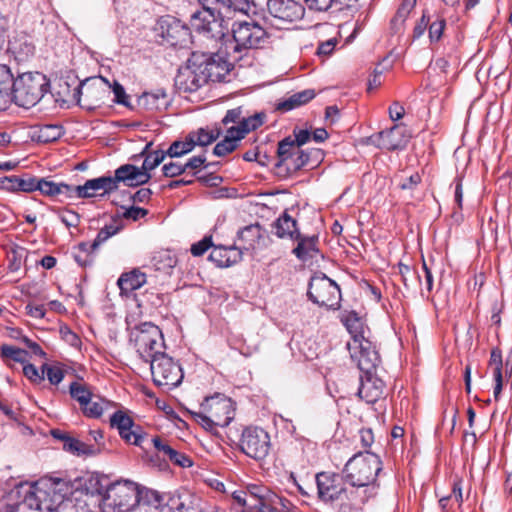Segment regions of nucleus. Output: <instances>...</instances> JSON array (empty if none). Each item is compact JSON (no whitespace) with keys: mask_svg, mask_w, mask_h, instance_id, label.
I'll use <instances>...</instances> for the list:
<instances>
[{"mask_svg":"<svg viewBox=\"0 0 512 512\" xmlns=\"http://www.w3.org/2000/svg\"><path fill=\"white\" fill-rule=\"evenodd\" d=\"M202 11L191 15V25L199 32L212 39L224 36L222 22L233 12L247 13L250 10L249 0H197Z\"/></svg>","mask_w":512,"mask_h":512,"instance_id":"obj_1","label":"nucleus"},{"mask_svg":"<svg viewBox=\"0 0 512 512\" xmlns=\"http://www.w3.org/2000/svg\"><path fill=\"white\" fill-rule=\"evenodd\" d=\"M86 489L100 497L101 512H131L139 502V485L130 480L103 485L99 478H90Z\"/></svg>","mask_w":512,"mask_h":512,"instance_id":"obj_2","label":"nucleus"},{"mask_svg":"<svg viewBox=\"0 0 512 512\" xmlns=\"http://www.w3.org/2000/svg\"><path fill=\"white\" fill-rule=\"evenodd\" d=\"M82 486V479L44 476L34 481L35 509L53 512Z\"/></svg>","mask_w":512,"mask_h":512,"instance_id":"obj_3","label":"nucleus"},{"mask_svg":"<svg viewBox=\"0 0 512 512\" xmlns=\"http://www.w3.org/2000/svg\"><path fill=\"white\" fill-rule=\"evenodd\" d=\"M32 72L19 73L13 77L9 67L0 64V111L14 102L20 108L32 107Z\"/></svg>","mask_w":512,"mask_h":512,"instance_id":"obj_4","label":"nucleus"},{"mask_svg":"<svg viewBox=\"0 0 512 512\" xmlns=\"http://www.w3.org/2000/svg\"><path fill=\"white\" fill-rule=\"evenodd\" d=\"M382 470L380 457L369 451L354 454L346 463L343 473L347 483L353 487L378 488L377 476Z\"/></svg>","mask_w":512,"mask_h":512,"instance_id":"obj_5","label":"nucleus"},{"mask_svg":"<svg viewBox=\"0 0 512 512\" xmlns=\"http://www.w3.org/2000/svg\"><path fill=\"white\" fill-rule=\"evenodd\" d=\"M233 42L227 54L232 60H240L249 50L262 48L267 40V32L256 22H235L232 26Z\"/></svg>","mask_w":512,"mask_h":512,"instance_id":"obj_6","label":"nucleus"},{"mask_svg":"<svg viewBox=\"0 0 512 512\" xmlns=\"http://www.w3.org/2000/svg\"><path fill=\"white\" fill-rule=\"evenodd\" d=\"M73 84L72 94L68 101H75V104L89 111L104 104L111 88L109 82L103 77L87 79L84 82L73 79Z\"/></svg>","mask_w":512,"mask_h":512,"instance_id":"obj_7","label":"nucleus"},{"mask_svg":"<svg viewBox=\"0 0 512 512\" xmlns=\"http://www.w3.org/2000/svg\"><path fill=\"white\" fill-rule=\"evenodd\" d=\"M307 296L321 307L336 309L340 303L341 291L335 281L320 273L311 277Z\"/></svg>","mask_w":512,"mask_h":512,"instance_id":"obj_8","label":"nucleus"},{"mask_svg":"<svg viewBox=\"0 0 512 512\" xmlns=\"http://www.w3.org/2000/svg\"><path fill=\"white\" fill-rule=\"evenodd\" d=\"M149 364L153 381L157 386L172 389L181 384L184 376L182 368L168 354L158 355Z\"/></svg>","mask_w":512,"mask_h":512,"instance_id":"obj_9","label":"nucleus"},{"mask_svg":"<svg viewBox=\"0 0 512 512\" xmlns=\"http://www.w3.org/2000/svg\"><path fill=\"white\" fill-rule=\"evenodd\" d=\"M239 447L248 457L257 461L263 460L271 447L270 436L262 428L247 427L242 432Z\"/></svg>","mask_w":512,"mask_h":512,"instance_id":"obj_10","label":"nucleus"},{"mask_svg":"<svg viewBox=\"0 0 512 512\" xmlns=\"http://www.w3.org/2000/svg\"><path fill=\"white\" fill-rule=\"evenodd\" d=\"M194 56L199 57L201 67L199 73L205 77L206 84L208 82H226L227 77L232 69V64L219 53L192 52Z\"/></svg>","mask_w":512,"mask_h":512,"instance_id":"obj_11","label":"nucleus"},{"mask_svg":"<svg viewBox=\"0 0 512 512\" xmlns=\"http://www.w3.org/2000/svg\"><path fill=\"white\" fill-rule=\"evenodd\" d=\"M251 499L259 506V512H292L295 505L266 486L254 485L250 488Z\"/></svg>","mask_w":512,"mask_h":512,"instance_id":"obj_12","label":"nucleus"},{"mask_svg":"<svg viewBox=\"0 0 512 512\" xmlns=\"http://www.w3.org/2000/svg\"><path fill=\"white\" fill-rule=\"evenodd\" d=\"M351 358L357 363L361 373L376 371L380 363V356L368 339L353 340L347 343Z\"/></svg>","mask_w":512,"mask_h":512,"instance_id":"obj_13","label":"nucleus"},{"mask_svg":"<svg viewBox=\"0 0 512 512\" xmlns=\"http://www.w3.org/2000/svg\"><path fill=\"white\" fill-rule=\"evenodd\" d=\"M410 138L411 135L405 125L395 124L390 129L371 135L368 143L380 149L396 151L405 149Z\"/></svg>","mask_w":512,"mask_h":512,"instance_id":"obj_14","label":"nucleus"},{"mask_svg":"<svg viewBox=\"0 0 512 512\" xmlns=\"http://www.w3.org/2000/svg\"><path fill=\"white\" fill-rule=\"evenodd\" d=\"M199 57L194 56L192 53L188 59L187 66L178 70L175 77V87L179 93L196 92L206 84L205 77L199 73L201 67V62L198 60Z\"/></svg>","mask_w":512,"mask_h":512,"instance_id":"obj_15","label":"nucleus"},{"mask_svg":"<svg viewBox=\"0 0 512 512\" xmlns=\"http://www.w3.org/2000/svg\"><path fill=\"white\" fill-rule=\"evenodd\" d=\"M157 26L160 36L171 46L185 47L190 40V29L173 16H162Z\"/></svg>","mask_w":512,"mask_h":512,"instance_id":"obj_16","label":"nucleus"},{"mask_svg":"<svg viewBox=\"0 0 512 512\" xmlns=\"http://www.w3.org/2000/svg\"><path fill=\"white\" fill-rule=\"evenodd\" d=\"M110 426L116 428L120 437L128 444L141 447L146 438L142 428L135 425L133 419L122 410H117L112 414Z\"/></svg>","mask_w":512,"mask_h":512,"instance_id":"obj_17","label":"nucleus"},{"mask_svg":"<svg viewBox=\"0 0 512 512\" xmlns=\"http://www.w3.org/2000/svg\"><path fill=\"white\" fill-rule=\"evenodd\" d=\"M201 409L212 417L218 427L228 426L234 418L231 401L224 396L206 397Z\"/></svg>","mask_w":512,"mask_h":512,"instance_id":"obj_18","label":"nucleus"},{"mask_svg":"<svg viewBox=\"0 0 512 512\" xmlns=\"http://www.w3.org/2000/svg\"><path fill=\"white\" fill-rule=\"evenodd\" d=\"M271 16L284 22H294L304 16V7L294 0H267Z\"/></svg>","mask_w":512,"mask_h":512,"instance_id":"obj_19","label":"nucleus"},{"mask_svg":"<svg viewBox=\"0 0 512 512\" xmlns=\"http://www.w3.org/2000/svg\"><path fill=\"white\" fill-rule=\"evenodd\" d=\"M0 355L10 368L15 370L17 369L16 366L20 365L25 377L32 380L31 355L27 350L14 345L2 344L0 346Z\"/></svg>","mask_w":512,"mask_h":512,"instance_id":"obj_20","label":"nucleus"},{"mask_svg":"<svg viewBox=\"0 0 512 512\" xmlns=\"http://www.w3.org/2000/svg\"><path fill=\"white\" fill-rule=\"evenodd\" d=\"M376 371H369V373H362L360 375V385L357 395L365 400L368 404H374L383 395L385 391V384L382 379L377 377Z\"/></svg>","mask_w":512,"mask_h":512,"instance_id":"obj_21","label":"nucleus"},{"mask_svg":"<svg viewBox=\"0 0 512 512\" xmlns=\"http://www.w3.org/2000/svg\"><path fill=\"white\" fill-rule=\"evenodd\" d=\"M161 338V330L151 322L140 324L132 332V340L139 356H146L147 345L152 339Z\"/></svg>","mask_w":512,"mask_h":512,"instance_id":"obj_22","label":"nucleus"},{"mask_svg":"<svg viewBox=\"0 0 512 512\" xmlns=\"http://www.w3.org/2000/svg\"><path fill=\"white\" fill-rule=\"evenodd\" d=\"M241 258L242 252L238 250L236 246H213V249L209 255V260L221 268L230 267L238 263Z\"/></svg>","mask_w":512,"mask_h":512,"instance_id":"obj_23","label":"nucleus"},{"mask_svg":"<svg viewBox=\"0 0 512 512\" xmlns=\"http://www.w3.org/2000/svg\"><path fill=\"white\" fill-rule=\"evenodd\" d=\"M263 229L260 224H250L240 229L237 233V242L239 246L237 247L243 253V250L249 251L250 249H254L255 245L262 238Z\"/></svg>","mask_w":512,"mask_h":512,"instance_id":"obj_24","label":"nucleus"},{"mask_svg":"<svg viewBox=\"0 0 512 512\" xmlns=\"http://www.w3.org/2000/svg\"><path fill=\"white\" fill-rule=\"evenodd\" d=\"M297 246L293 249V254L301 261H307L309 259L314 258L319 249L317 247L318 244V236H302L295 238Z\"/></svg>","mask_w":512,"mask_h":512,"instance_id":"obj_25","label":"nucleus"},{"mask_svg":"<svg viewBox=\"0 0 512 512\" xmlns=\"http://www.w3.org/2000/svg\"><path fill=\"white\" fill-rule=\"evenodd\" d=\"M275 234L278 238H289L294 240L300 237L297 222L287 212H284L273 224Z\"/></svg>","mask_w":512,"mask_h":512,"instance_id":"obj_26","label":"nucleus"},{"mask_svg":"<svg viewBox=\"0 0 512 512\" xmlns=\"http://www.w3.org/2000/svg\"><path fill=\"white\" fill-rule=\"evenodd\" d=\"M169 104L168 95L162 89L154 92H144L138 98V105L146 110H160Z\"/></svg>","mask_w":512,"mask_h":512,"instance_id":"obj_27","label":"nucleus"},{"mask_svg":"<svg viewBox=\"0 0 512 512\" xmlns=\"http://www.w3.org/2000/svg\"><path fill=\"white\" fill-rule=\"evenodd\" d=\"M146 283V275L140 269L134 268L129 272L123 273L117 284L121 292L129 293L141 288Z\"/></svg>","mask_w":512,"mask_h":512,"instance_id":"obj_28","label":"nucleus"},{"mask_svg":"<svg viewBox=\"0 0 512 512\" xmlns=\"http://www.w3.org/2000/svg\"><path fill=\"white\" fill-rule=\"evenodd\" d=\"M315 91L313 89H305L299 92H296L289 96L287 99L279 102L277 104V110L281 112H288L297 107H300L315 97Z\"/></svg>","mask_w":512,"mask_h":512,"instance_id":"obj_29","label":"nucleus"},{"mask_svg":"<svg viewBox=\"0 0 512 512\" xmlns=\"http://www.w3.org/2000/svg\"><path fill=\"white\" fill-rule=\"evenodd\" d=\"M296 150L297 145H295L294 140L290 136L284 138L278 143L277 162L275 163V168L277 169L278 174H282L283 168L289 162V159L294 157Z\"/></svg>","mask_w":512,"mask_h":512,"instance_id":"obj_30","label":"nucleus"},{"mask_svg":"<svg viewBox=\"0 0 512 512\" xmlns=\"http://www.w3.org/2000/svg\"><path fill=\"white\" fill-rule=\"evenodd\" d=\"M40 372L34 367V381L36 378L43 380L45 377L52 385H58L64 378V370L60 363H44Z\"/></svg>","mask_w":512,"mask_h":512,"instance_id":"obj_31","label":"nucleus"},{"mask_svg":"<svg viewBox=\"0 0 512 512\" xmlns=\"http://www.w3.org/2000/svg\"><path fill=\"white\" fill-rule=\"evenodd\" d=\"M62 135V127L56 124H34V140L39 143L53 142Z\"/></svg>","mask_w":512,"mask_h":512,"instance_id":"obj_32","label":"nucleus"},{"mask_svg":"<svg viewBox=\"0 0 512 512\" xmlns=\"http://www.w3.org/2000/svg\"><path fill=\"white\" fill-rule=\"evenodd\" d=\"M159 512H195L188 496L169 495Z\"/></svg>","mask_w":512,"mask_h":512,"instance_id":"obj_33","label":"nucleus"},{"mask_svg":"<svg viewBox=\"0 0 512 512\" xmlns=\"http://www.w3.org/2000/svg\"><path fill=\"white\" fill-rule=\"evenodd\" d=\"M341 322L350 333L352 338L351 341L366 339L363 335L364 324L355 311H350L344 314L341 318Z\"/></svg>","mask_w":512,"mask_h":512,"instance_id":"obj_34","label":"nucleus"},{"mask_svg":"<svg viewBox=\"0 0 512 512\" xmlns=\"http://www.w3.org/2000/svg\"><path fill=\"white\" fill-rule=\"evenodd\" d=\"M232 127L227 128V135L225 138L218 142L214 149L213 154L217 157H223L229 153H232L238 146V142L242 139L238 133L231 132Z\"/></svg>","mask_w":512,"mask_h":512,"instance_id":"obj_35","label":"nucleus"},{"mask_svg":"<svg viewBox=\"0 0 512 512\" xmlns=\"http://www.w3.org/2000/svg\"><path fill=\"white\" fill-rule=\"evenodd\" d=\"M152 143H148L145 145L144 149L138 155H135L133 158L144 157V161L142 167L144 170L150 172L159 166L164 159L168 156L166 151L163 150H155L153 152L147 153L148 149L151 147Z\"/></svg>","mask_w":512,"mask_h":512,"instance_id":"obj_36","label":"nucleus"},{"mask_svg":"<svg viewBox=\"0 0 512 512\" xmlns=\"http://www.w3.org/2000/svg\"><path fill=\"white\" fill-rule=\"evenodd\" d=\"M222 134V129L216 127L215 129L209 130L207 128H199L196 131L189 133L190 140L194 142L195 146H207L216 141Z\"/></svg>","mask_w":512,"mask_h":512,"instance_id":"obj_37","label":"nucleus"},{"mask_svg":"<svg viewBox=\"0 0 512 512\" xmlns=\"http://www.w3.org/2000/svg\"><path fill=\"white\" fill-rule=\"evenodd\" d=\"M139 502L136 504V507L139 509H143L145 507L154 508L155 510H159L163 505L164 498L159 495L157 491L141 488L139 486V496L137 497Z\"/></svg>","mask_w":512,"mask_h":512,"instance_id":"obj_38","label":"nucleus"},{"mask_svg":"<svg viewBox=\"0 0 512 512\" xmlns=\"http://www.w3.org/2000/svg\"><path fill=\"white\" fill-rule=\"evenodd\" d=\"M63 449L77 456H95L101 451L98 446L86 444L73 437L68 439V442L63 445Z\"/></svg>","mask_w":512,"mask_h":512,"instance_id":"obj_39","label":"nucleus"},{"mask_svg":"<svg viewBox=\"0 0 512 512\" xmlns=\"http://www.w3.org/2000/svg\"><path fill=\"white\" fill-rule=\"evenodd\" d=\"M38 80H39V91L41 93V96L37 102H34V106L44 102L46 104V106L43 107V109L48 108V106H50V105H52V107L55 108V104L58 101V99L54 98V95L52 93H50V82L47 80L45 75L38 73V72H34V82H36ZM40 110H42V107H40Z\"/></svg>","mask_w":512,"mask_h":512,"instance_id":"obj_40","label":"nucleus"},{"mask_svg":"<svg viewBox=\"0 0 512 512\" xmlns=\"http://www.w3.org/2000/svg\"><path fill=\"white\" fill-rule=\"evenodd\" d=\"M264 114L256 113L252 116H244L240 122V125H233L231 132H236L243 139L247 133L250 131L256 130L263 124Z\"/></svg>","mask_w":512,"mask_h":512,"instance_id":"obj_41","label":"nucleus"},{"mask_svg":"<svg viewBox=\"0 0 512 512\" xmlns=\"http://www.w3.org/2000/svg\"><path fill=\"white\" fill-rule=\"evenodd\" d=\"M316 482L319 495L323 498H328L330 500L337 499L339 497V492L336 490V487L333 484V479L326 473H318L316 475Z\"/></svg>","mask_w":512,"mask_h":512,"instance_id":"obj_42","label":"nucleus"},{"mask_svg":"<svg viewBox=\"0 0 512 512\" xmlns=\"http://www.w3.org/2000/svg\"><path fill=\"white\" fill-rule=\"evenodd\" d=\"M416 0H403L396 11L395 16L391 19V27L394 32H398L404 25L409 14L414 9Z\"/></svg>","mask_w":512,"mask_h":512,"instance_id":"obj_43","label":"nucleus"},{"mask_svg":"<svg viewBox=\"0 0 512 512\" xmlns=\"http://www.w3.org/2000/svg\"><path fill=\"white\" fill-rule=\"evenodd\" d=\"M112 405L113 403L108 400H105L101 397H96V400H94L92 396L90 398V403L83 405L81 410L83 414L89 418H100L104 410L108 409Z\"/></svg>","mask_w":512,"mask_h":512,"instance_id":"obj_44","label":"nucleus"},{"mask_svg":"<svg viewBox=\"0 0 512 512\" xmlns=\"http://www.w3.org/2000/svg\"><path fill=\"white\" fill-rule=\"evenodd\" d=\"M69 393L71 398L79 403L80 407L89 404L93 395L88 385L77 381L69 385Z\"/></svg>","mask_w":512,"mask_h":512,"instance_id":"obj_45","label":"nucleus"},{"mask_svg":"<svg viewBox=\"0 0 512 512\" xmlns=\"http://www.w3.org/2000/svg\"><path fill=\"white\" fill-rule=\"evenodd\" d=\"M308 156L305 154V150L297 147L296 152L294 153V157L289 159V162L282 170L283 176L290 175L295 173L296 171L302 169L303 167L308 166Z\"/></svg>","mask_w":512,"mask_h":512,"instance_id":"obj_46","label":"nucleus"},{"mask_svg":"<svg viewBox=\"0 0 512 512\" xmlns=\"http://www.w3.org/2000/svg\"><path fill=\"white\" fill-rule=\"evenodd\" d=\"M194 149V142L190 140L189 133L185 137L184 141H174L167 149L166 154L169 157H181Z\"/></svg>","mask_w":512,"mask_h":512,"instance_id":"obj_47","label":"nucleus"},{"mask_svg":"<svg viewBox=\"0 0 512 512\" xmlns=\"http://www.w3.org/2000/svg\"><path fill=\"white\" fill-rule=\"evenodd\" d=\"M59 183H56L45 178L36 180L34 178V191L38 190L43 195L54 197L59 195Z\"/></svg>","mask_w":512,"mask_h":512,"instance_id":"obj_48","label":"nucleus"},{"mask_svg":"<svg viewBox=\"0 0 512 512\" xmlns=\"http://www.w3.org/2000/svg\"><path fill=\"white\" fill-rule=\"evenodd\" d=\"M137 166L133 164H124L115 170V177L118 184L123 182L126 186H132Z\"/></svg>","mask_w":512,"mask_h":512,"instance_id":"obj_49","label":"nucleus"},{"mask_svg":"<svg viewBox=\"0 0 512 512\" xmlns=\"http://www.w3.org/2000/svg\"><path fill=\"white\" fill-rule=\"evenodd\" d=\"M165 348V344H164V340H163V335L161 334V338H158V339H152L148 345H147V354L146 356H140L141 359H143L146 363H150L151 360H153L154 358H157L158 355H163L165 354L164 351H162V349Z\"/></svg>","mask_w":512,"mask_h":512,"instance_id":"obj_50","label":"nucleus"},{"mask_svg":"<svg viewBox=\"0 0 512 512\" xmlns=\"http://www.w3.org/2000/svg\"><path fill=\"white\" fill-rule=\"evenodd\" d=\"M120 231L119 226H114L112 224L105 225L100 231L98 232L96 238L91 244V249L96 250L98 249L104 242H106L110 237L114 236Z\"/></svg>","mask_w":512,"mask_h":512,"instance_id":"obj_51","label":"nucleus"},{"mask_svg":"<svg viewBox=\"0 0 512 512\" xmlns=\"http://www.w3.org/2000/svg\"><path fill=\"white\" fill-rule=\"evenodd\" d=\"M446 27V21L443 18H438L435 21L429 23L428 34L431 43L438 42Z\"/></svg>","mask_w":512,"mask_h":512,"instance_id":"obj_52","label":"nucleus"},{"mask_svg":"<svg viewBox=\"0 0 512 512\" xmlns=\"http://www.w3.org/2000/svg\"><path fill=\"white\" fill-rule=\"evenodd\" d=\"M79 198H90L95 196V192L101 190L98 178L89 179L83 185H79Z\"/></svg>","mask_w":512,"mask_h":512,"instance_id":"obj_53","label":"nucleus"},{"mask_svg":"<svg viewBox=\"0 0 512 512\" xmlns=\"http://www.w3.org/2000/svg\"><path fill=\"white\" fill-rule=\"evenodd\" d=\"M193 419L200 424L206 431L214 432L215 428L218 427L212 417L203 410L200 412H192Z\"/></svg>","mask_w":512,"mask_h":512,"instance_id":"obj_54","label":"nucleus"},{"mask_svg":"<svg viewBox=\"0 0 512 512\" xmlns=\"http://www.w3.org/2000/svg\"><path fill=\"white\" fill-rule=\"evenodd\" d=\"M252 486L253 485L248 487V492L235 491L233 493V498L241 506H246L248 508L255 509L259 512V506L255 504V499H251L252 495L250 493V488Z\"/></svg>","mask_w":512,"mask_h":512,"instance_id":"obj_55","label":"nucleus"},{"mask_svg":"<svg viewBox=\"0 0 512 512\" xmlns=\"http://www.w3.org/2000/svg\"><path fill=\"white\" fill-rule=\"evenodd\" d=\"M489 367L493 369V376H502V352L499 348H493L490 354Z\"/></svg>","mask_w":512,"mask_h":512,"instance_id":"obj_56","label":"nucleus"},{"mask_svg":"<svg viewBox=\"0 0 512 512\" xmlns=\"http://www.w3.org/2000/svg\"><path fill=\"white\" fill-rule=\"evenodd\" d=\"M17 488H25V491L24 499L21 503L17 505L15 512H27V510H30L32 508V504L30 502V499H32V483L27 482L25 484H20Z\"/></svg>","mask_w":512,"mask_h":512,"instance_id":"obj_57","label":"nucleus"},{"mask_svg":"<svg viewBox=\"0 0 512 512\" xmlns=\"http://www.w3.org/2000/svg\"><path fill=\"white\" fill-rule=\"evenodd\" d=\"M58 217L67 228L77 227L80 223L79 214L72 210L60 211Z\"/></svg>","mask_w":512,"mask_h":512,"instance_id":"obj_58","label":"nucleus"},{"mask_svg":"<svg viewBox=\"0 0 512 512\" xmlns=\"http://www.w3.org/2000/svg\"><path fill=\"white\" fill-rule=\"evenodd\" d=\"M167 458L173 463L183 468H188L193 465V461L186 454L178 452L174 448L171 450Z\"/></svg>","mask_w":512,"mask_h":512,"instance_id":"obj_59","label":"nucleus"},{"mask_svg":"<svg viewBox=\"0 0 512 512\" xmlns=\"http://www.w3.org/2000/svg\"><path fill=\"white\" fill-rule=\"evenodd\" d=\"M213 247L212 236H205L200 241L192 244L190 251L195 257L202 256L209 248Z\"/></svg>","mask_w":512,"mask_h":512,"instance_id":"obj_60","label":"nucleus"},{"mask_svg":"<svg viewBox=\"0 0 512 512\" xmlns=\"http://www.w3.org/2000/svg\"><path fill=\"white\" fill-rule=\"evenodd\" d=\"M243 119V110L242 107H236L230 109L226 112L225 116L222 119V124L224 126H228L230 123H234L236 125H240V122Z\"/></svg>","mask_w":512,"mask_h":512,"instance_id":"obj_61","label":"nucleus"},{"mask_svg":"<svg viewBox=\"0 0 512 512\" xmlns=\"http://www.w3.org/2000/svg\"><path fill=\"white\" fill-rule=\"evenodd\" d=\"M162 172L165 177L174 178L185 172L184 165L176 162H169L163 165Z\"/></svg>","mask_w":512,"mask_h":512,"instance_id":"obj_62","label":"nucleus"},{"mask_svg":"<svg viewBox=\"0 0 512 512\" xmlns=\"http://www.w3.org/2000/svg\"><path fill=\"white\" fill-rule=\"evenodd\" d=\"M112 92L114 94V102L123 106L128 107V95L125 92L124 87L118 83L117 81H114L112 85Z\"/></svg>","mask_w":512,"mask_h":512,"instance_id":"obj_63","label":"nucleus"},{"mask_svg":"<svg viewBox=\"0 0 512 512\" xmlns=\"http://www.w3.org/2000/svg\"><path fill=\"white\" fill-rule=\"evenodd\" d=\"M430 23V17L428 16L427 12L424 11L419 21L416 23L414 29H413V39H419L421 36L424 35L427 28H429Z\"/></svg>","mask_w":512,"mask_h":512,"instance_id":"obj_64","label":"nucleus"}]
</instances>
